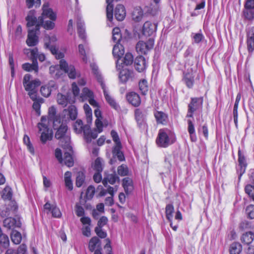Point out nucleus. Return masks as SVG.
<instances>
[{"label": "nucleus", "instance_id": "c03bdc74", "mask_svg": "<svg viewBox=\"0 0 254 254\" xmlns=\"http://www.w3.org/2000/svg\"><path fill=\"white\" fill-rule=\"evenodd\" d=\"M238 162L239 165L241 166V171H242V173H244L245 171L246 163L245 158L240 150H239L238 151Z\"/></svg>", "mask_w": 254, "mask_h": 254}, {"label": "nucleus", "instance_id": "412c9836", "mask_svg": "<svg viewBox=\"0 0 254 254\" xmlns=\"http://www.w3.org/2000/svg\"><path fill=\"white\" fill-rule=\"evenodd\" d=\"M134 73L132 70L124 69L121 71L119 78L122 82L125 83L129 79H132Z\"/></svg>", "mask_w": 254, "mask_h": 254}, {"label": "nucleus", "instance_id": "dca6fc26", "mask_svg": "<svg viewBox=\"0 0 254 254\" xmlns=\"http://www.w3.org/2000/svg\"><path fill=\"white\" fill-rule=\"evenodd\" d=\"M21 222L19 219L12 217L5 218L3 220V226L8 229H13L15 227H20Z\"/></svg>", "mask_w": 254, "mask_h": 254}, {"label": "nucleus", "instance_id": "de8ad7c7", "mask_svg": "<svg viewBox=\"0 0 254 254\" xmlns=\"http://www.w3.org/2000/svg\"><path fill=\"white\" fill-rule=\"evenodd\" d=\"M135 117L138 124H141L143 122L144 115L140 109H137L135 110Z\"/></svg>", "mask_w": 254, "mask_h": 254}, {"label": "nucleus", "instance_id": "a19ab883", "mask_svg": "<svg viewBox=\"0 0 254 254\" xmlns=\"http://www.w3.org/2000/svg\"><path fill=\"white\" fill-rule=\"evenodd\" d=\"M113 37L112 40L113 41L117 43V44H119V42L120 41L122 36L121 34V30L119 28L116 27L113 29L112 31Z\"/></svg>", "mask_w": 254, "mask_h": 254}, {"label": "nucleus", "instance_id": "72a5a7b5", "mask_svg": "<svg viewBox=\"0 0 254 254\" xmlns=\"http://www.w3.org/2000/svg\"><path fill=\"white\" fill-rule=\"evenodd\" d=\"M9 244L8 237L5 234L0 236V249L1 251L6 249Z\"/></svg>", "mask_w": 254, "mask_h": 254}, {"label": "nucleus", "instance_id": "2eb2a0df", "mask_svg": "<svg viewBox=\"0 0 254 254\" xmlns=\"http://www.w3.org/2000/svg\"><path fill=\"white\" fill-rule=\"evenodd\" d=\"M99 81L101 82V86L103 90L104 95L106 101L112 108L116 110H118L119 108V106L116 103L115 100L109 94L106 88L105 85L104 83V82H102L101 80H99Z\"/></svg>", "mask_w": 254, "mask_h": 254}, {"label": "nucleus", "instance_id": "864d4df0", "mask_svg": "<svg viewBox=\"0 0 254 254\" xmlns=\"http://www.w3.org/2000/svg\"><path fill=\"white\" fill-rule=\"evenodd\" d=\"M90 66L92 68L93 73L96 75L98 81L100 83V85H101V82L99 80H101L102 82H103V81L101 75L99 74L98 66L94 64H91Z\"/></svg>", "mask_w": 254, "mask_h": 254}, {"label": "nucleus", "instance_id": "c85d7f7f", "mask_svg": "<svg viewBox=\"0 0 254 254\" xmlns=\"http://www.w3.org/2000/svg\"><path fill=\"white\" fill-rule=\"evenodd\" d=\"M132 19L136 21H140L143 16V12L142 9L140 7H136L134 8L132 14Z\"/></svg>", "mask_w": 254, "mask_h": 254}, {"label": "nucleus", "instance_id": "423d86ee", "mask_svg": "<svg viewBox=\"0 0 254 254\" xmlns=\"http://www.w3.org/2000/svg\"><path fill=\"white\" fill-rule=\"evenodd\" d=\"M31 75L26 74L23 78V84L27 91L36 90V88L40 86L41 82L39 79L31 80Z\"/></svg>", "mask_w": 254, "mask_h": 254}, {"label": "nucleus", "instance_id": "cd10ccee", "mask_svg": "<svg viewBox=\"0 0 254 254\" xmlns=\"http://www.w3.org/2000/svg\"><path fill=\"white\" fill-rule=\"evenodd\" d=\"M254 239V234L252 232H246L242 236L241 240L242 243L247 245H250Z\"/></svg>", "mask_w": 254, "mask_h": 254}, {"label": "nucleus", "instance_id": "6e6552de", "mask_svg": "<svg viewBox=\"0 0 254 254\" xmlns=\"http://www.w3.org/2000/svg\"><path fill=\"white\" fill-rule=\"evenodd\" d=\"M154 44V40L152 38H149L146 42L140 41L136 45V51L140 54H146L149 51L153 48Z\"/></svg>", "mask_w": 254, "mask_h": 254}, {"label": "nucleus", "instance_id": "a878e982", "mask_svg": "<svg viewBox=\"0 0 254 254\" xmlns=\"http://www.w3.org/2000/svg\"><path fill=\"white\" fill-rule=\"evenodd\" d=\"M123 186L127 194L130 193L133 190L132 180L128 177L123 180Z\"/></svg>", "mask_w": 254, "mask_h": 254}, {"label": "nucleus", "instance_id": "79ce46f5", "mask_svg": "<svg viewBox=\"0 0 254 254\" xmlns=\"http://www.w3.org/2000/svg\"><path fill=\"white\" fill-rule=\"evenodd\" d=\"M64 164L68 167H72L74 164L72 156L70 153L68 152H65L64 153Z\"/></svg>", "mask_w": 254, "mask_h": 254}, {"label": "nucleus", "instance_id": "6ab92c4d", "mask_svg": "<svg viewBox=\"0 0 254 254\" xmlns=\"http://www.w3.org/2000/svg\"><path fill=\"white\" fill-rule=\"evenodd\" d=\"M56 86L54 81H50L48 84L42 86L41 87V94L45 97H49L53 89H56Z\"/></svg>", "mask_w": 254, "mask_h": 254}, {"label": "nucleus", "instance_id": "4c0bfd02", "mask_svg": "<svg viewBox=\"0 0 254 254\" xmlns=\"http://www.w3.org/2000/svg\"><path fill=\"white\" fill-rule=\"evenodd\" d=\"M21 234L19 232L16 230H12L11 233V239L14 244H19L21 241Z\"/></svg>", "mask_w": 254, "mask_h": 254}, {"label": "nucleus", "instance_id": "5701e85b", "mask_svg": "<svg viewBox=\"0 0 254 254\" xmlns=\"http://www.w3.org/2000/svg\"><path fill=\"white\" fill-rule=\"evenodd\" d=\"M126 10L124 6L118 4L115 10V16L118 21H122L126 16Z\"/></svg>", "mask_w": 254, "mask_h": 254}, {"label": "nucleus", "instance_id": "9d476101", "mask_svg": "<svg viewBox=\"0 0 254 254\" xmlns=\"http://www.w3.org/2000/svg\"><path fill=\"white\" fill-rule=\"evenodd\" d=\"M125 53L123 46L120 44H116L113 49V55L114 57L118 58L116 62V68L118 70H121L123 66L120 64L121 58Z\"/></svg>", "mask_w": 254, "mask_h": 254}, {"label": "nucleus", "instance_id": "c9c22d12", "mask_svg": "<svg viewBox=\"0 0 254 254\" xmlns=\"http://www.w3.org/2000/svg\"><path fill=\"white\" fill-rule=\"evenodd\" d=\"M71 173L67 171L64 174V182L66 187L70 190L73 189L72 183L71 180Z\"/></svg>", "mask_w": 254, "mask_h": 254}, {"label": "nucleus", "instance_id": "6e6d98bb", "mask_svg": "<svg viewBox=\"0 0 254 254\" xmlns=\"http://www.w3.org/2000/svg\"><path fill=\"white\" fill-rule=\"evenodd\" d=\"M43 102L42 98H39V100L34 101L33 108L36 111L38 116L40 115L41 104Z\"/></svg>", "mask_w": 254, "mask_h": 254}, {"label": "nucleus", "instance_id": "b1692460", "mask_svg": "<svg viewBox=\"0 0 254 254\" xmlns=\"http://www.w3.org/2000/svg\"><path fill=\"white\" fill-rule=\"evenodd\" d=\"M45 47L46 48L48 49L53 55L55 56L56 59H61L64 57V54L63 52L59 51L56 47L51 45L49 42H46Z\"/></svg>", "mask_w": 254, "mask_h": 254}, {"label": "nucleus", "instance_id": "3c124183", "mask_svg": "<svg viewBox=\"0 0 254 254\" xmlns=\"http://www.w3.org/2000/svg\"><path fill=\"white\" fill-rule=\"evenodd\" d=\"M118 173L121 176H125L128 175V169L127 165L122 164L118 168Z\"/></svg>", "mask_w": 254, "mask_h": 254}, {"label": "nucleus", "instance_id": "f704fd0d", "mask_svg": "<svg viewBox=\"0 0 254 254\" xmlns=\"http://www.w3.org/2000/svg\"><path fill=\"white\" fill-rule=\"evenodd\" d=\"M121 148L122 145L115 146L112 152L114 156H116L120 161H122L125 160V157L123 152L121 151Z\"/></svg>", "mask_w": 254, "mask_h": 254}, {"label": "nucleus", "instance_id": "774afa93", "mask_svg": "<svg viewBox=\"0 0 254 254\" xmlns=\"http://www.w3.org/2000/svg\"><path fill=\"white\" fill-rule=\"evenodd\" d=\"M247 49L251 54L254 50V39H247Z\"/></svg>", "mask_w": 254, "mask_h": 254}, {"label": "nucleus", "instance_id": "473e14b6", "mask_svg": "<svg viewBox=\"0 0 254 254\" xmlns=\"http://www.w3.org/2000/svg\"><path fill=\"white\" fill-rule=\"evenodd\" d=\"M26 252V246L25 245H20L16 251L12 249H8L6 251L5 254H25Z\"/></svg>", "mask_w": 254, "mask_h": 254}, {"label": "nucleus", "instance_id": "20e7f679", "mask_svg": "<svg viewBox=\"0 0 254 254\" xmlns=\"http://www.w3.org/2000/svg\"><path fill=\"white\" fill-rule=\"evenodd\" d=\"M46 121V118L43 116L41 119V123L38 124L39 131L41 132L40 140L43 144L46 143L48 140H52L53 135L52 130L48 127L45 123Z\"/></svg>", "mask_w": 254, "mask_h": 254}, {"label": "nucleus", "instance_id": "37998d69", "mask_svg": "<svg viewBox=\"0 0 254 254\" xmlns=\"http://www.w3.org/2000/svg\"><path fill=\"white\" fill-rule=\"evenodd\" d=\"M77 32L79 37L85 40L86 38V35L85 33V29L84 27V23L81 21L77 22Z\"/></svg>", "mask_w": 254, "mask_h": 254}, {"label": "nucleus", "instance_id": "69168bd1", "mask_svg": "<svg viewBox=\"0 0 254 254\" xmlns=\"http://www.w3.org/2000/svg\"><path fill=\"white\" fill-rule=\"evenodd\" d=\"M245 191L254 200V186L247 185L245 188Z\"/></svg>", "mask_w": 254, "mask_h": 254}, {"label": "nucleus", "instance_id": "a18cd8bd", "mask_svg": "<svg viewBox=\"0 0 254 254\" xmlns=\"http://www.w3.org/2000/svg\"><path fill=\"white\" fill-rule=\"evenodd\" d=\"M174 211V208L172 204H169L166 205L165 211L166 216L167 219L169 221V222H171V221L172 220Z\"/></svg>", "mask_w": 254, "mask_h": 254}, {"label": "nucleus", "instance_id": "49530a36", "mask_svg": "<svg viewBox=\"0 0 254 254\" xmlns=\"http://www.w3.org/2000/svg\"><path fill=\"white\" fill-rule=\"evenodd\" d=\"M23 142L27 146V149L32 154H34V148L30 142L29 137L27 135H24L23 137Z\"/></svg>", "mask_w": 254, "mask_h": 254}, {"label": "nucleus", "instance_id": "338daca9", "mask_svg": "<svg viewBox=\"0 0 254 254\" xmlns=\"http://www.w3.org/2000/svg\"><path fill=\"white\" fill-rule=\"evenodd\" d=\"M51 213L52 214V216L54 217L60 218L62 216V213L60 209L55 206H52Z\"/></svg>", "mask_w": 254, "mask_h": 254}, {"label": "nucleus", "instance_id": "603ef678", "mask_svg": "<svg viewBox=\"0 0 254 254\" xmlns=\"http://www.w3.org/2000/svg\"><path fill=\"white\" fill-rule=\"evenodd\" d=\"M99 241V239L97 237H94L90 239L88 248L91 252L95 251L96 246Z\"/></svg>", "mask_w": 254, "mask_h": 254}, {"label": "nucleus", "instance_id": "f8f14e48", "mask_svg": "<svg viewBox=\"0 0 254 254\" xmlns=\"http://www.w3.org/2000/svg\"><path fill=\"white\" fill-rule=\"evenodd\" d=\"M60 68L64 70L66 73L68 74V75L70 78H75L77 75V73L75 71V69L73 65H68L66 62L61 60L60 61Z\"/></svg>", "mask_w": 254, "mask_h": 254}, {"label": "nucleus", "instance_id": "c756f323", "mask_svg": "<svg viewBox=\"0 0 254 254\" xmlns=\"http://www.w3.org/2000/svg\"><path fill=\"white\" fill-rule=\"evenodd\" d=\"M22 68L24 70L27 71L34 70L36 72H37L38 70V66L37 60H33L32 64H30L29 63L24 64L22 65Z\"/></svg>", "mask_w": 254, "mask_h": 254}, {"label": "nucleus", "instance_id": "09e8293b", "mask_svg": "<svg viewBox=\"0 0 254 254\" xmlns=\"http://www.w3.org/2000/svg\"><path fill=\"white\" fill-rule=\"evenodd\" d=\"M138 85L141 93L144 95H146L147 93L148 89L147 81L145 79L141 80L139 82Z\"/></svg>", "mask_w": 254, "mask_h": 254}, {"label": "nucleus", "instance_id": "393cba45", "mask_svg": "<svg viewBox=\"0 0 254 254\" xmlns=\"http://www.w3.org/2000/svg\"><path fill=\"white\" fill-rule=\"evenodd\" d=\"M156 120L158 124L165 125L168 121V116L161 111H155L154 113Z\"/></svg>", "mask_w": 254, "mask_h": 254}, {"label": "nucleus", "instance_id": "aec40b11", "mask_svg": "<svg viewBox=\"0 0 254 254\" xmlns=\"http://www.w3.org/2000/svg\"><path fill=\"white\" fill-rule=\"evenodd\" d=\"M136 69L139 72L143 71L146 67V62L145 58L142 56L137 57L134 61Z\"/></svg>", "mask_w": 254, "mask_h": 254}, {"label": "nucleus", "instance_id": "f257e3e1", "mask_svg": "<svg viewBox=\"0 0 254 254\" xmlns=\"http://www.w3.org/2000/svg\"><path fill=\"white\" fill-rule=\"evenodd\" d=\"M176 141L174 133L168 128L161 129L156 140L157 145L160 147L166 148Z\"/></svg>", "mask_w": 254, "mask_h": 254}, {"label": "nucleus", "instance_id": "ea45409f", "mask_svg": "<svg viewBox=\"0 0 254 254\" xmlns=\"http://www.w3.org/2000/svg\"><path fill=\"white\" fill-rule=\"evenodd\" d=\"M93 93L88 88L85 87L83 89L80 98L82 101L85 99H88L91 97H93Z\"/></svg>", "mask_w": 254, "mask_h": 254}, {"label": "nucleus", "instance_id": "58836bf2", "mask_svg": "<svg viewBox=\"0 0 254 254\" xmlns=\"http://www.w3.org/2000/svg\"><path fill=\"white\" fill-rule=\"evenodd\" d=\"M242 251L241 245L238 243H234L231 245L230 247V254H239Z\"/></svg>", "mask_w": 254, "mask_h": 254}, {"label": "nucleus", "instance_id": "680f3d73", "mask_svg": "<svg viewBox=\"0 0 254 254\" xmlns=\"http://www.w3.org/2000/svg\"><path fill=\"white\" fill-rule=\"evenodd\" d=\"M2 197L5 199H10L12 197V192L9 187H6L2 191Z\"/></svg>", "mask_w": 254, "mask_h": 254}, {"label": "nucleus", "instance_id": "4d7b16f0", "mask_svg": "<svg viewBox=\"0 0 254 254\" xmlns=\"http://www.w3.org/2000/svg\"><path fill=\"white\" fill-rule=\"evenodd\" d=\"M78 52L82 57V60L84 62L86 63L87 59L86 57V51L85 49V46L82 44H79L78 45Z\"/></svg>", "mask_w": 254, "mask_h": 254}, {"label": "nucleus", "instance_id": "a211bd4d", "mask_svg": "<svg viewBox=\"0 0 254 254\" xmlns=\"http://www.w3.org/2000/svg\"><path fill=\"white\" fill-rule=\"evenodd\" d=\"M128 102L135 107L138 106L141 103L139 96L134 92L128 93L126 96Z\"/></svg>", "mask_w": 254, "mask_h": 254}, {"label": "nucleus", "instance_id": "5fc2aeb1", "mask_svg": "<svg viewBox=\"0 0 254 254\" xmlns=\"http://www.w3.org/2000/svg\"><path fill=\"white\" fill-rule=\"evenodd\" d=\"M84 179L85 176L84 174L81 172H78L76 180V186L77 187H80L83 184Z\"/></svg>", "mask_w": 254, "mask_h": 254}, {"label": "nucleus", "instance_id": "13d9d810", "mask_svg": "<svg viewBox=\"0 0 254 254\" xmlns=\"http://www.w3.org/2000/svg\"><path fill=\"white\" fill-rule=\"evenodd\" d=\"M52 20H46L44 19L43 23H41V26H42L45 29L47 30H51L54 28L55 23Z\"/></svg>", "mask_w": 254, "mask_h": 254}, {"label": "nucleus", "instance_id": "7c9ffc66", "mask_svg": "<svg viewBox=\"0 0 254 254\" xmlns=\"http://www.w3.org/2000/svg\"><path fill=\"white\" fill-rule=\"evenodd\" d=\"M119 177L116 174H108L105 178H104L102 183L103 185L106 187L108 183L113 185L116 183L117 180H119Z\"/></svg>", "mask_w": 254, "mask_h": 254}, {"label": "nucleus", "instance_id": "7ed1b4c3", "mask_svg": "<svg viewBox=\"0 0 254 254\" xmlns=\"http://www.w3.org/2000/svg\"><path fill=\"white\" fill-rule=\"evenodd\" d=\"M54 129L56 130L55 137L56 139L59 140L62 145L68 146L70 141V137L67 135V127L66 125L63 123L57 124V127H53Z\"/></svg>", "mask_w": 254, "mask_h": 254}, {"label": "nucleus", "instance_id": "bf43d9fd", "mask_svg": "<svg viewBox=\"0 0 254 254\" xmlns=\"http://www.w3.org/2000/svg\"><path fill=\"white\" fill-rule=\"evenodd\" d=\"M94 169L97 172H101L103 170V165L100 158H97L94 162Z\"/></svg>", "mask_w": 254, "mask_h": 254}, {"label": "nucleus", "instance_id": "f3484780", "mask_svg": "<svg viewBox=\"0 0 254 254\" xmlns=\"http://www.w3.org/2000/svg\"><path fill=\"white\" fill-rule=\"evenodd\" d=\"M157 26L156 23H152L149 21L145 22L143 26V34L145 36L152 35L156 31Z\"/></svg>", "mask_w": 254, "mask_h": 254}, {"label": "nucleus", "instance_id": "e2e57ef3", "mask_svg": "<svg viewBox=\"0 0 254 254\" xmlns=\"http://www.w3.org/2000/svg\"><path fill=\"white\" fill-rule=\"evenodd\" d=\"M246 213L250 219H254V205H250L246 209Z\"/></svg>", "mask_w": 254, "mask_h": 254}, {"label": "nucleus", "instance_id": "ddd939ff", "mask_svg": "<svg viewBox=\"0 0 254 254\" xmlns=\"http://www.w3.org/2000/svg\"><path fill=\"white\" fill-rule=\"evenodd\" d=\"M63 114L64 116L65 121L74 120L77 117V110L74 105H70L67 109L64 110Z\"/></svg>", "mask_w": 254, "mask_h": 254}, {"label": "nucleus", "instance_id": "4468645a", "mask_svg": "<svg viewBox=\"0 0 254 254\" xmlns=\"http://www.w3.org/2000/svg\"><path fill=\"white\" fill-rule=\"evenodd\" d=\"M38 31L39 30H37V29L29 30L26 40V43L29 46H34L38 43V38L37 34Z\"/></svg>", "mask_w": 254, "mask_h": 254}, {"label": "nucleus", "instance_id": "bb28decb", "mask_svg": "<svg viewBox=\"0 0 254 254\" xmlns=\"http://www.w3.org/2000/svg\"><path fill=\"white\" fill-rule=\"evenodd\" d=\"M242 16L245 20L252 22L254 20V9L244 8Z\"/></svg>", "mask_w": 254, "mask_h": 254}, {"label": "nucleus", "instance_id": "9b49d317", "mask_svg": "<svg viewBox=\"0 0 254 254\" xmlns=\"http://www.w3.org/2000/svg\"><path fill=\"white\" fill-rule=\"evenodd\" d=\"M48 120L53 123V127H56L57 124H61L62 119L60 116L57 114V110L54 106H52L48 110Z\"/></svg>", "mask_w": 254, "mask_h": 254}, {"label": "nucleus", "instance_id": "8fccbe9b", "mask_svg": "<svg viewBox=\"0 0 254 254\" xmlns=\"http://www.w3.org/2000/svg\"><path fill=\"white\" fill-rule=\"evenodd\" d=\"M155 5L151 4L149 12L152 15H155L157 12L159 10V2L160 0H153Z\"/></svg>", "mask_w": 254, "mask_h": 254}, {"label": "nucleus", "instance_id": "e433bc0d", "mask_svg": "<svg viewBox=\"0 0 254 254\" xmlns=\"http://www.w3.org/2000/svg\"><path fill=\"white\" fill-rule=\"evenodd\" d=\"M57 102L59 104L63 107L66 106L68 103H70V100L66 96L61 93H59L57 95Z\"/></svg>", "mask_w": 254, "mask_h": 254}, {"label": "nucleus", "instance_id": "0e129e2a", "mask_svg": "<svg viewBox=\"0 0 254 254\" xmlns=\"http://www.w3.org/2000/svg\"><path fill=\"white\" fill-rule=\"evenodd\" d=\"M111 135L112 137L113 140L116 143L115 146L122 145L119 135L116 131L113 130H112L111 132Z\"/></svg>", "mask_w": 254, "mask_h": 254}, {"label": "nucleus", "instance_id": "0eeeda50", "mask_svg": "<svg viewBox=\"0 0 254 254\" xmlns=\"http://www.w3.org/2000/svg\"><path fill=\"white\" fill-rule=\"evenodd\" d=\"M26 20L27 27H30L35 25V29H37V30H39L41 23H43V19L41 18L40 16L38 17V19H37L35 16V11L34 10L29 11L26 17Z\"/></svg>", "mask_w": 254, "mask_h": 254}, {"label": "nucleus", "instance_id": "f03ea898", "mask_svg": "<svg viewBox=\"0 0 254 254\" xmlns=\"http://www.w3.org/2000/svg\"><path fill=\"white\" fill-rule=\"evenodd\" d=\"M75 131L80 133L83 132L84 138L87 142H90L92 139H95L97 137V133L95 131H91L90 126L89 125L83 126V122L81 120H77L74 125Z\"/></svg>", "mask_w": 254, "mask_h": 254}, {"label": "nucleus", "instance_id": "2f4dec72", "mask_svg": "<svg viewBox=\"0 0 254 254\" xmlns=\"http://www.w3.org/2000/svg\"><path fill=\"white\" fill-rule=\"evenodd\" d=\"M121 63L120 62V64L122 66V64L125 65H129L132 64L133 61V57L131 53H127L126 54L123 60H121ZM124 66H123V67Z\"/></svg>", "mask_w": 254, "mask_h": 254}, {"label": "nucleus", "instance_id": "052dcab7", "mask_svg": "<svg viewBox=\"0 0 254 254\" xmlns=\"http://www.w3.org/2000/svg\"><path fill=\"white\" fill-rule=\"evenodd\" d=\"M95 126L96 128L94 130H91V131H95L98 135V133L101 132L103 130V123L101 120L96 119L95 121Z\"/></svg>", "mask_w": 254, "mask_h": 254}, {"label": "nucleus", "instance_id": "39448f33", "mask_svg": "<svg viewBox=\"0 0 254 254\" xmlns=\"http://www.w3.org/2000/svg\"><path fill=\"white\" fill-rule=\"evenodd\" d=\"M202 97L191 98V101L188 105V111L187 117L192 118L193 113L196 110L202 108Z\"/></svg>", "mask_w": 254, "mask_h": 254}, {"label": "nucleus", "instance_id": "1a4fd4ad", "mask_svg": "<svg viewBox=\"0 0 254 254\" xmlns=\"http://www.w3.org/2000/svg\"><path fill=\"white\" fill-rule=\"evenodd\" d=\"M43 12L41 18L44 19L49 18L52 21H55L57 19V14L53 11V9L50 7L48 3H45L43 4L42 7Z\"/></svg>", "mask_w": 254, "mask_h": 254}, {"label": "nucleus", "instance_id": "4be33fe9", "mask_svg": "<svg viewBox=\"0 0 254 254\" xmlns=\"http://www.w3.org/2000/svg\"><path fill=\"white\" fill-rule=\"evenodd\" d=\"M194 76L192 69L188 72L184 73L183 81L188 88H191L192 87L194 82Z\"/></svg>", "mask_w": 254, "mask_h": 254}]
</instances>
